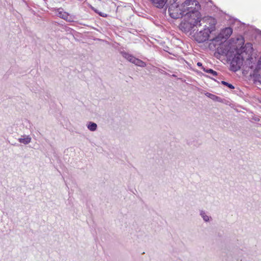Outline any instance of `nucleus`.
<instances>
[{"instance_id":"obj_1","label":"nucleus","mask_w":261,"mask_h":261,"mask_svg":"<svg viewBox=\"0 0 261 261\" xmlns=\"http://www.w3.org/2000/svg\"><path fill=\"white\" fill-rule=\"evenodd\" d=\"M219 54L225 55L231 61V68L233 71L239 70L243 65V58L242 55V51L241 49H238L237 47H230L229 46L222 45L218 49Z\"/></svg>"},{"instance_id":"obj_2","label":"nucleus","mask_w":261,"mask_h":261,"mask_svg":"<svg viewBox=\"0 0 261 261\" xmlns=\"http://www.w3.org/2000/svg\"><path fill=\"white\" fill-rule=\"evenodd\" d=\"M203 19H200V16L194 17L192 15H185L184 20L180 24V29L186 32H188L192 30L195 31V27L202 25Z\"/></svg>"},{"instance_id":"obj_3","label":"nucleus","mask_w":261,"mask_h":261,"mask_svg":"<svg viewBox=\"0 0 261 261\" xmlns=\"http://www.w3.org/2000/svg\"><path fill=\"white\" fill-rule=\"evenodd\" d=\"M182 7L185 11V15H192L194 17L200 16L198 10L200 5L198 1L195 0H186L182 3Z\"/></svg>"},{"instance_id":"obj_4","label":"nucleus","mask_w":261,"mask_h":261,"mask_svg":"<svg viewBox=\"0 0 261 261\" xmlns=\"http://www.w3.org/2000/svg\"><path fill=\"white\" fill-rule=\"evenodd\" d=\"M204 28L203 30H200L194 35L195 39L199 43L204 42L207 40L209 38L210 34L212 31V28L204 25Z\"/></svg>"},{"instance_id":"obj_5","label":"nucleus","mask_w":261,"mask_h":261,"mask_svg":"<svg viewBox=\"0 0 261 261\" xmlns=\"http://www.w3.org/2000/svg\"><path fill=\"white\" fill-rule=\"evenodd\" d=\"M232 33V30L230 28H226L223 30L220 33L219 35L212 39L213 41L222 42V40H220V38L226 40L228 39Z\"/></svg>"},{"instance_id":"obj_6","label":"nucleus","mask_w":261,"mask_h":261,"mask_svg":"<svg viewBox=\"0 0 261 261\" xmlns=\"http://www.w3.org/2000/svg\"><path fill=\"white\" fill-rule=\"evenodd\" d=\"M253 76L255 82L261 84V57L257 62V66L253 71Z\"/></svg>"},{"instance_id":"obj_7","label":"nucleus","mask_w":261,"mask_h":261,"mask_svg":"<svg viewBox=\"0 0 261 261\" xmlns=\"http://www.w3.org/2000/svg\"><path fill=\"white\" fill-rule=\"evenodd\" d=\"M56 14L59 17L66 20L69 22L72 21L70 19V17L69 15L66 12L63 11V9L62 8H59L57 10Z\"/></svg>"},{"instance_id":"obj_8","label":"nucleus","mask_w":261,"mask_h":261,"mask_svg":"<svg viewBox=\"0 0 261 261\" xmlns=\"http://www.w3.org/2000/svg\"><path fill=\"white\" fill-rule=\"evenodd\" d=\"M239 49H241L242 54L246 53V54H250L252 52L253 47L251 43H247L245 46L241 47Z\"/></svg>"},{"instance_id":"obj_9","label":"nucleus","mask_w":261,"mask_h":261,"mask_svg":"<svg viewBox=\"0 0 261 261\" xmlns=\"http://www.w3.org/2000/svg\"><path fill=\"white\" fill-rule=\"evenodd\" d=\"M122 57L128 60L129 62L134 64L135 60L136 58L133 56L132 55H130L126 52L122 51L121 53Z\"/></svg>"},{"instance_id":"obj_10","label":"nucleus","mask_w":261,"mask_h":261,"mask_svg":"<svg viewBox=\"0 0 261 261\" xmlns=\"http://www.w3.org/2000/svg\"><path fill=\"white\" fill-rule=\"evenodd\" d=\"M158 8H163L166 4L168 3V0H151Z\"/></svg>"},{"instance_id":"obj_11","label":"nucleus","mask_w":261,"mask_h":261,"mask_svg":"<svg viewBox=\"0 0 261 261\" xmlns=\"http://www.w3.org/2000/svg\"><path fill=\"white\" fill-rule=\"evenodd\" d=\"M20 143L24 144H28L31 142V138L29 136H23L21 138L18 139Z\"/></svg>"},{"instance_id":"obj_12","label":"nucleus","mask_w":261,"mask_h":261,"mask_svg":"<svg viewBox=\"0 0 261 261\" xmlns=\"http://www.w3.org/2000/svg\"><path fill=\"white\" fill-rule=\"evenodd\" d=\"M88 128L92 132L95 131L97 129V124L93 122H89L87 125Z\"/></svg>"},{"instance_id":"obj_13","label":"nucleus","mask_w":261,"mask_h":261,"mask_svg":"<svg viewBox=\"0 0 261 261\" xmlns=\"http://www.w3.org/2000/svg\"><path fill=\"white\" fill-rule=\"evenodd\" d=\"M134 64L141 67H145L146 66V64L144 61L138 58H136Z\"/></svg>"},{"instance_id":"obj_14","label":"nucleus","mask_w":261,"mask_h":261,"mask_svg":"<svg viewBox=\"0 0 261 261\" xmlns=\"http://www.w3.org/2000/svg\"><path fill=\"white\" fill-rule=\"evenodd\" d=\"M202 69L205 72L210 73L212 75H213L214 76H216L218 75L217 72L216 71L213 70L212 69H208V68H205L204 67H203Z\"/></svg>"},{"instance_id":"obj_15","label":"nucleus","mask_w":261,"mask_h":261,"mask_svg":"<svg viewBox=\"0 0 261 261\" xmlns=\"http://www.w3.org/2000/svg\"><path fill=\"white\" fill-rule=\"evenodd\" d=\"M200 215L205 222H208L211 219V217L207 215L204 211H201Z\"/></svg>"},{"instance_id":"obj_16","label":"nucleus","mask_w":261,"mask_h":261,"mask_svg":"<svg viewBox=\"0 0 261 261\" xmlns=\"http://www.w3.org/2000/svg\"><path fill=\"white\" fill-rule=\"evenodd\" d=\"M205 95L210 98L211 99L214 100H215V101H219L220 98L214 94H213L212 93H208V92H207L205 94Z\"/></svg>"},{"instance_id":"obj_17","label":"nucleus","mask_w":261,"mask_h":261,"mask_svg":"<svg viewBox=\"0 0 261 261\" xmlns=\"http://www.w3.org/2000/svg\"><path fill=\"white\" fill-rule=\"evenodd\" d=\"M221 84L227 87L228 88L230 89H233L234 88V87L231 84H229L226 82L225 81H221Z\"/></svg>"},{"instance_id":"obj_18","label":"nucleus","mask_w":261,"mask_h":261,"mask_svg":"<svg viewBox=\"0 0 261 261\" xmlns=\"http://www.w3.org/2000/svg\"><path fill=\"white\" fill-rule=\"evenodd\" d=\"M95 12H96L97 13L99 14V15L101 16H102V17H107V15L104 13H102V12H99L98 11L96 10H94Z\"/></svg>"},{"instance_id":"obj_19","label":"nucleus","mask_w":261,"mask_h":261,"mask_svg":"<svg viewBox=\"0 0 261 261\" xmlns=\"http://www.w3.org/2000/svg\"><path fill=\"white\" fill-rule=\"evenodd\" d=\"M197 66H199V67H201L202 68L203 67V66H202V63H200V62H198V63H197Z\"/></svg>"}]
</instances>
